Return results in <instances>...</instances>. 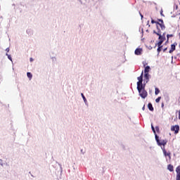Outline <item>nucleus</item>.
<instances>
[{
	"label": "nucleus",
	"instance_id": "obj_1",
	"mask_svg": "<svg viewBox=\"0 0 180 180\" xmlns=\"http://www.w3.org/2000/svg\"><path fill=\"white\" fill-rule=\"evenodd\" d=\"M157 31L154 30L153 33L157 34V36H162L161 30H165V25L164 24V20L162 19H158L156 22Z\"/></svg>",
	"mask_w": 180,
	"mask_h": 180
},
{
	"label": "nucleus",
	"instance_id": "obj_2",
	"mask_svg": "<svg viewBox=\"0 0 180 180\" xmlns=\"http://www.w3.org/2000/svg\"><path fill=\"white\" fill-rule=\"evenodd\" d=\"M137 90L142 99H146V98L148 96V93H147V91H146L144 86L137 87Z\"/></svg>",
	"mask_w": 180,
	"mask_h": 180
},
{
	"label": "nucleus",
	"instance_id": "obj_3",
	"mask_svg": "<svg viewBox=\"0 0 180 180\" xmlns=\"http://www.w3.org/2000/svg\"><path fill=\"white\" fill-rule=\"evenodd\" d=\"M165 32H164L162 34V36H160L158 39L160 40L158 41V43L157 44H158V49H157V51L158 53V54H160V53L161 52V50L162 49V46L161 44H162V43H164V41H165Z\"/></svg>",
	"mask_w": 180,
	"mask_h": 180
},
{
	"label": "nucleus",
	"instance_id": "obj_4",
	"mask_svg": "<svg viewBox=\"0 0 180 180\" xmlns=\"http://www.w3.org/2000/svg\"><path fill=\"white\" fill-rule=\"evenodd\" d=\"M155 140L159 146H163L164 147H165V146H167V143H168L167 139L160 140V138L157 134H155Z\"/></svg>",
	"mask_w": 180,
	"mask_h": 180
},
{
	"label": "nucleus",
	"instance_id": "obj_5",
	"mask_svg": "<svg viewBox=\"0 0 180 180\" xmlns=\"http://www.w3.org/2000/svg\"><path fill=\"white\" fill-rule=\"evenodd\" d=\"M143 75H144V72H142L140 77H138L139 82H137V87L143 86Z\"/></svg>",
	"mask_w": 180,
	"mask_h": 180
},
{
	"label": "nucleus",
	"instance_id": "obj_6",
	"mask_svg": "<svg viewBox=\"0 0 180 180\" xmlns=\"http://www.w3.org/2000/svg\"><path fill=\"white\" fill-rule=\"evenodd\" d=\"M171 131H174L175 134H178L179 133V125L172 126Z\"/></svg>",
	"mask_w": 180,
	"mask_h": 180
},
{
	"label": "nucleus",
	"instance_id": "obj_7",
	"mask_svg": "<svg viewBox=\"0 0 180 180\" xmlns=\"http://www.w3.org/2000/svg\"><path fill=\"white\" fill-rule=\"evenodd\" d=\"M178 44H176V42L173 44L171 45V49L169 51V53L171 54L172 53H174V51H175L176 47L177 46Z\"/></svg>",
	"mask_w": 180,
	"mask_h": 180
},
{
	"label": "nucleus",
	"instance_id": "obj_8",
	"mask_svg": "<svg viewBox=\"0 0 180 180\" xmlns=\"http://www.w3.org/2000/svg\"><path fill=\"white\" fill-rule=\"evenodd\" d=\"M163 151V154L165 157H168L169 160H171V152H167V150H165V148H164L162 149Z\"/></svg>",
	"mask_w": 180,
	"mask_h": 180
},
{
	"label": "nucleus",
	"instance_id": "obj_9",
	"mask_svg": "<svg viewBox=\"0 0 180 180\" xmlns=\"http://www.w3.org/2000/svg\"><path fill=\"white\" fill-rule=\"evenodd\" d=\"M141 53H143V49H136L135 50L136 56H141Z\"/></svg>",
	"mask_w": 180,
	"mask_h": 180
},
{
	"label": "nucleus",
	"instance_id": "obj_10",
	"mask_svg": "<svg viewBox=\"0 0 180 180\" xmlns=\"http://www.w3.org/2000/svg\"><path fill=\"white\" fill-rule=\"evenodd\" d=\"M148 108L149 110H150V112H153L154 110V107H153V104H151V103H149L148 104Z\"/></svg>",
	"mask_w": 180,
	"mask_h": 180
},
{
	"label": "nucleus",
	"instance_id": "obj_11",
	"mask_svg": "<svg viewBox=\"0 0 180 180\" xmlns=\"http://www.w3.org/2000/svg\"><path fill=\"white\" fill-rule=\"evenodd\" d=\"M167 169H169L170 172H172L174 171V166L172 165H169L167 166Z\"/></svg>",
	"mask_w": 180,
	"mask_h": 180
},
{
	"label": "nucleus",
	"instance_id": "obj_12",
	"mask_svg": "<svg viewBox=\"0 0 180 180\" xmlns=\"http://www.w3.org/2000/svg\"><path fill=\"white\" fill-rule=\"evenodd\" d=\"M150 66H146L145 67L144 72L148 74V72H150Z\"/></svg>",
	"mask_w": 180,
	"mask_h": 180
},
{
	"label": "nucleus",
	"instance_id": "obj_13",
	"mask_svg": "<svg viewBox=\"0 0 180 180\" xmlns=\"http://www.w3.org/2000/svg\"><path fill=\"white\" fill-rule=\"evenodd\" d=\"M149 77H150V75H148V73H145L144 75V78L146 81H148L149 79Z\"/></svg>",
	"mask_w": 180,
	"mask_h": 180
},
{
	"label": "nucleus",
	"instance_id": "obj_14",
	"mask_svg": "<svg viewBox=\"0 0 180 180\" xmlns=\"http://www.w3.org/2000/svg\"><path fill=\"white\" fill-rule=\"evenodd\" d=\"M160 94V89L155 88V95H158Z\"/></svg>",
	"mask_w": 180,
	"mask_h": 180
},
{
	"label": "nucleus",
	"instance_id": "obj_15",
	"mask_svg": "<svg viewBox=\"0 0 180 180\" xmlns=\"http://www.w3.org/2000/svg\"><path fill=\"white\" fill-rule=\"evenodd\" d=\"M27 76L28 77V78H30V79H32V78L33 77V75L30 72H27Z\"/></svg>",
	"mask_w": 180,
	"mask_h": 180
},
{
	"label": "nucleus",
	"instance_id": "obj_16",
	"mask_svg": "<svg viewBox=\"0 0 180 180\" xmlns=\"http://www.w3.org/2000/svg\"><path fill=\"white\" fill-rule=\"evenodd\" d=\"M151 129L155 134H155H157V133L155 132V128H154V126L153 124H151Z\"/></svg>",
	"mask_w": 180,
	"mask_h": 180
},
{
	"label": "nucleus",
	"instance_id": "obj_17",
	"mask_svg": "<svg viewBox=\"0 0 180 180\" xmlns=\"http://www.w3.org/2000/svg\"><path fill=\"white\" fill-rule=\"evenodd\" d=\"M176 174H180V165L176 168Z\"/></svg>",
	"mask_w": 180,
	"mask_h": 180
},
{
	"label": "nucleus",
	"instance_id": "obj_18",
	"mask_svg": "<svg viewBox=\"0 0 180 180\" xmlns=\"http://www.w3.org/2000/svg\"><path fill=\"white\" fill-rule=\"evenodd\" d=\"M81 96H82V97L84 101V102H86V98H85V96H84V94L82 93V94H81Z\"/></svg>",
	"mask_w": 180,
	"mask_h": 180
},
{
	"label": "nucleus",
	"instance_id": "obj_19",
	"mask_svg": "<svg viewBox=\"0 0 180 180\" xmlns=\"http://www.w3.org/2000/svg\"><path fill=\"white\" fill-rule=\"evenodd\" d=\"M167 41H168L169 40V37H174V35L173 34H167Z\"/></svg>",
	"mask_w": 180,
	"mask_h": 180
},
{
	"label": "nucleus",
	"instance_id": "obj_20",
	"mask_svg": "<svg viewBox=\"0 0 180 180\" xmlns=\"http://www.w3.org/2000/svg\"><path fill=\"white\" fill-rule=\"evenodd\" d=\"M161 101V96L158 97V98L155 99L156 103H158Z\"/></svg>",
	"mask_w": 180,
	"mask_h": 180
},
{
	"label": "nucleus",
	"instance_id": "obj_21",
	"mask_svg": "<svg viewBox=\"0 0 180 180\" xmlns=\"http://www.w3.org/2000/svg\"><path fill=\"white\" fill-rule=\"evenodd\" d=\"M176 180H180V173H176Z\"/></svg>",
	"mask_w": 180,
	"mask_h": 180
},
{
	"label": "nucleus",
	"instance_id": "obj_22",
	"mask_svg": "<svg viewBox=\"0 0 180 180\" xmlns=\"http://www.w3.org/2000/svg\"><path fill=\"white\" fill-rule=\"evenodd\" d=\"M6 56H8V60H11V61H12V57H11L9 54L6 53Z\"/></svg>",
	"mask_w": 180,
	"mask_h": 180
},
{
	"label": "nucleus",
	"instance_id": "obj_23",
	"mask_svg": "<svg viewBox=\"0 0 180 180\" xmlns=\"http://www.w3.org/2000/svg\"><path fill=\"white\" fill-rule=\"evenodd\" d=\"M155 130L157 133H160V127H155Z\"/></svg>",
	"mask_w": 180,
	"mask_h": 180
},
{
	"label": "nucleus",
	"instance_id": "obj_24",
	"mask_svg": "<svg viewBox=\"0 0 180 180\" xmlns=\"http://www.w3.org/2000/svg\"><path fill=\"white\" fill-rule=\"evenodd\" d=\"M157 22L158 21H155V20H151V23H153V24H154V23H155V25H157Z\"/></svg>",
	"mask_w": 180,
	"mask_h": 180
},
{
	"label": "nucleus",
	"instance_id": "obj_25",
	"mask_svg": "<svg viewBox=\"0 0 180 180\" xmlns=\"http://www.w3.org/2000/svg\"><path fill=\"white\" fill-rule=\"evenodd\" d=\"M6 51H7V53H9V48H7V49H6Z\"/></svg>",
	"mask_w": 180,
	"mask_h": 180
},
{
	"label": "nucleus",
	"instance_id": "obj_26",
	"mask_svg": "<svg viewBox=\"0 0 180 180\" xmlns=\"http://www.w3.org/2000/svg\"><path fill=\"white\" fill-rule=\"evenodd\" d=\"M144 109H146V105H143V107L142 108L143 110H144Z\"/></svg>",
	"mask_w": 180,
	"mask_h": 180
},
{
	"label": "nucleus",
	"instance_id": "obj_27",
	"mask_svg": "<svg viewBox=\"0 0 180 180\" xmlns=\"http://www.w3.org/2000/svg\"><path fill=\"white\" fill-rule=\"evenodd\" d=\"M163 51H164V53H165V51H167V48L163 50Z\"/></svg>",
	"mask_w": 180,
	"mask_h": 180
},
{
	"label": "nucleus",
	"instance_id": "obj_28",
	"mask_svg": "<svg viewBox=\"0 0 180 180\" xmlns=\"http://www.w3.org/2000/svg\"><path fill=\"white\" fill-rule=\"evenodd\" d=\"M141 19H143V15L140 14Z\"/></svg>",
	"mask_w": 180,
	"mask_h": 180
},
{
	"label": "nucleus",
	"instance_id": "obj_29",
	"mask_svg": "<svg viewBox=\"0 0 180 180\" xmlns=\"http://www.w3.org/2000/svg\"><path fill=\"white\" fill-rule=\"evenodd\" d=\"M162 108H164V103H162Z\"/></svg>",
	"mask_w": 180,
	"mask_h": 180
},
{
	"label": "nucleus",
	"instance_id": "obj_30",
	"mask_svg": "<svg viewBox=\"0 0 180 180\" xmlns=\"http://www.w3.org/2000/svg\"><path fill=\"white\" fill-rule=\"evenodd\" d=\"M30 61H33V58H30Z\"/></svg>",
	"mask_w": 180,
	"mask_h": 180
},
{
	"label": "nucleus",
	"instance_id": "obj_31",
	"mask_svg": "<svg viewBox=\"0 0 180 180\" xmlns=\"http://www.w3.org/2000/svg\"><path fill=\"white\" fill-rule=\"evenodd\" d=\"M160 15H163V14H162V11L160 13Z\"/></svg>",
	"mask_w": 180,
	"mask_h": 180
}]
</instances>
